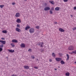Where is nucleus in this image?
Here are the masks:
<instances>
[{"mask_svg": "<svg viewBox=\"0 0 76 76\" xmlns=\"http://www.w3.org/2000/svg\"><path fill=\"white\" fill-rule=\"evenodd\" d=\"M74 47L72 46H70L68 47V49L69 50H74Z\"/></svg>", "mask_w": 76, "mask_h": 76, "instance_id": "nucleus-1", "label": "nucleus"}, {"mask_svg": "<svg viewBox=\"0 0 76 76\" xmlns=\"http://www.w3.org/2000/svg\"><path fill=\"white\" fill-rule=\"evenodd\" d=\"M29 31L30 33H34V29L33 28L30 29Z\"/></svg>", "mask_w": 76, "mask_h": 76, "instance_id": "nucleus-2", "label": "nucleus"}, {"mask_svg": "<svg viewBox=\"0 0 76 76\" xmlns=\"http://www.w3.org/2000/svg\"><path fill=\"white\" fill-rule=\"evenodd\" d=\"M55 60L57 61H60L61 60V58H55Z\"/></svg>", "mask_w": 76, "mask_h": 76, "instance_id": "nucleus-3", "label": "nucleus"}, {"mask_svg": "<svg viewBox=\"0 0 76 76\" xmlns=\"http://www.w3.org/2000/svg\"><path fill=\"white\" fill-rule=\"evenodd\" d=\"M50 10V8L48 7H45L44 8V10L45 11H47L48 10Z\"/></svg>", "mask_w": 76, "mask_h": 76, "instance_id": "nucleus-4", "label": "nucleus"}, {"mask_svg": "<svg viewBox=\"0 0 76 76\" xmlns=\"http://www.w3.org/2000/svg\"><path fill=\"white\" fill-rule=\"evenodd\" d=\"M15 16L16 18H18V17H19L20 16V14L19 13H17L15 15Z\"/></svg>", "mask_w": 76, "mask_h": 76, "instance_id": "nucleus-5", "label": "nucleus"}, {"mask_svg": "<svg viewBox=\"0 0 76 76\" xmlns=\"http://www.w3.org/2000/svg\"><path fill=\"white\" fill-rule=\"evenodd\" d=\"M59 31H60V32H64L65 31L63 29V28H59Z\"/></svg>", "mask_w": 76, "mask_h": 76, "instance_id": "nucleus-6", "label": "nucleus"}, {"mask_svg": "<svg viewBox=\"0 0 76 76\" xmlns=\"http://www.w3.org/2000/svg\"><path fill=\"white\" fill-rule=\"evenodd\" d=\"M15 30L16 31H17L18 32H20V31H21V30H20V29H19L18 28H16Z\"/></svg>", "mask_w": 76, "mask_h": 76, "instance_id": "nucleus-7", "label": "nucleus"}, {"mask_svg": "<svg viewBox=\"0 0 76 76\" xmlns=\"http://www.w3.org/2000/svg\"><path fill=\"white\" fill-rule=\"evenodd\" d=\"M24 67L25 69H29V67L28 66H24Z\"/></svg>", "mask_w": 76, "mask_h": 76, "instance_id": "nucleus-8", "label": "nucleus"}, {"mask_svg": "<svg viewBox=\"0 0 76 76\" xmlns=\"http://www.w3.org/2000/svg\"><path fill=\"white\" fill-rule=\"evenodd\" d=\"M12 42H18V40H17L16 39H13L12 40Z\"/></svg>", "mask_w": 76, "mask_h": 76, "instance_id": "nucleus-9", "label": "nucleus"}, {"mask_svg": "<svg viewBox=\"0 0 76 76\" xmlns=\"http://www.w3.org/2000/svg\"><path fill=\"white\" fill-rule=\"evenodd\" d=\"M17 23H20L21 22L19 18H18L17 20Z\"/></svg>", "mask_w": 76, "mask_h": 76, "instance_id": "nucleus-10", "label": "nucleus"}, {"mask_svg": "<svg viewBox=\"0 0 76 76\" xmlns=\"http://www.w3.org/2000/svg\"><path fill=\"white\" fill-rule=\"evenodd\" d=\"M8 50L10 52V53H14V52H15V50H12L8 49Z\"/></svg>", "mask_w": 76, "mask_h": 76, "instance_id": "nucleus-11", "label": "nucleus"}, {"mask_svg": "<svg viewBox=\"0 0 76 76\" xmlns=\"http://www.w3.org/2000/svg\"><path fill=\"white\" fill-rule=\"evenodd\" d=\"M42 44H44V43L43 42H39L38 43H37V45H41Z\"/></svg>", "mask_w": 76, "mask_h": 76, "instance_id": "nucleus-12", "label": "nucleus"}, {"mask_svg": "<svg viewBox=\"0 0 76 76\" xmlns=\"http://www.w3.org/2000/svg\"><path fill=\"white\" fill-rule=\"evenodd\" d=\"M21 47L23 48H24V47H25V45L24 44H22L21 45Z\"/></svg>", "mask_w": 76, "mask_h": 76, "instance_id": "nucleus-13", "label": "nucleus"}, {"mask_svg": "<svg viewBox=\"0 0 76 76\" xmlns=\"http://www.w3.org/2000/svg\"><path fill=\"white\" fill-rule=\"evenodd\" d=\"M55 10H57V11H58V10H60V9L59 8V7H56L55 8Z\"/></svg>", "mask_w": 76, "mask_h": 76, "instance_id": "nucleus-14", "label": "nucleus"}, {"mask_svg": "<svg viewBox=\"0 0 76 76\" xmlns=\"http://www.w3.org/2000/svg\"><path fill=\"white\" fill-rule=\"evenodd\" d=\"M30 26H27L26 27H25V30H28V29H29V28H30Z\"/></svg>", "mask_w": 76, "mask_h": 76, "instance_id": "nucleus-15", "label": "nucleus"}, {"mask_svg": "<svg viewBox=\"0 0 76 76\" xmlns=\"http://www.w3.org/2000/svg\"><path fill=\"white\" fill-rule=\"evenodd\" d=\"M1 43L3 44H6V41L1 40Z\"/></svg>", "mask_w": 76, "mask_h": 76, "instance_id": "nucleus-16", "label": "nucleus"}, {"mask_svg": "<svg viewBox=\"0 0 76 76\" xmlns=\"http://www.w3.org/2000/svg\"><path fill=\"white\" fill-rule=\"evenodd\" d=\"M49 2L50 3L52 4H54V2L53 1H49Z\"/></svg>", "mask_w": 76, "mask_h": 76, "instance_id": "nucleus-17", "label": "nucleus"}, {"mask_svg": "<svg viewBox=\"0 0 76 76\" xmlns=\"http://www.w3.org/2000/svg\"><path fill=\"white\" fill-rule=\"evenodd\" d=\"M61 63L62 64H65V63L64 62V61L63 60L61 61Z\"/></svg>", "mask_w": 76, "mask_h": 76, "instance_id": "nucleus-18", "label": "nucleus"}, {"mask_svg": "<svg viewBox=\"0 0 76 76\" xmlns=\"http://www.w3.org/2000/svg\"><path fill=\"white\" fill-rule=\"evenodd\" d=\"M52 56L53 57H56V54H55V53H53L52 54Z\"/></svg>", "mask_w": 76, "mask_h": 76, "instance_id": "nucleus-19", "label": "nucleus"}, {"mask_svg": "<svg viewBox=\"0 0 76 76\" xmlns=\"http://www.w3.org/2000/svg\"><path fill=\"white\" fill-rule=\"evenodd\" d=\"M3 33H4V34H7V31L6 30H4L2 31Z\"/></svg>", "mask_w": 76, "mask_h": 76, "instance_id": "nucleus-20", "label": "nucleus"}, {"mask_svg": "<svg viewBox=\"0 0 76 76\" xmlns=\"http://www.w3.org/2000/svg\"><path fill=\"white\" fill-rule=\"evenodd\" d=\"M67 57V58L66 60H68L69 59V54H66Z\"/></svg>", "mask_w": 76, "mask_h": 76, "instance_id": "nucleus-21", "label": "nucleus"}, {"mask_svg": "<svg viewBox=\"0 0 76 76\" xmlns=\"http://www.w3.org/2000/svg\"><path fill=\"white\" fill-rule=\"evenodd\" d=\"M66 75L69 76L70 75V74L69 72H67L66 73Z\"/></svg>", "mask_w": 76, "mask_h": 76, "instance_id": "nucleus-22", "label": "nucleus"}, {"mask_svg": "<svg viewBox=\"0 0 76 76\" xmlns=\"http://www.w3.org/2000/svg\"><path fill=\"white\" fill-rule=\"evenodd\" d=\"M11 45L12 47H15V45H14V43H12L11 44Z\"/></svg>", "mask_w": 76, "mask_h": 76, "instance_id": "nucleus-23", "label": "nucleus"}, {"mask_svg": "<svg viewBox=\"0 0 76 76\" xmlns=\"http://www.w3.org/2000/svg\"><path fill=\"white\" fill-rule=\"evenodd\" d=\"M4 5H0V7H1V8H3V7H4Z\"/></svg>", "mask_w": 76, "mask_h": 76, "instance_id": "nucleus-24", "label": "nucleus"}, {"mask_svg": "<svg viewBox=\"0 0 76 76\" xmlns=\"http://www.w3.org/2000/svg\"><path fill=\"white\" fill-rule=\"evenodd\" d=\"M31 58H32V59H35V57L34 55H32L31 56Z\"/></svg>", "mask_w": 76, "mask_h": 76, "instance_id": "nucleus-25", "label": "nucleus"}, {"mask_svg": "<svg viewBox=\"0 0 76 76\" xmlns=\"http://www.w3.org/2000/svg\"><path fill=\"white\" fill-rule=\"evenodd\" d=\"M3 51V48H1L0 47V52H1V51Z\"/></svg>", "mask_w": 76, "mask_h": 76, "instance_id": "nucleus-26", "label": "nucleus"}, {"mask_svg": "<svg viewBox=\"0 0 76 76\" xmlns=\"http://www.w3.org/2000/svg\"><path fill=\"white\" fill-rule=\"evenodd\" d=\"M0 48H2V47H4V46H3V45H0Z\"/></svg>", "mask_w": 76, "mask_h": 76, "instance_id": "nucleus-27", "label": "nucleus"}, {"mask_svg": "<svg viewBox=\"0 0 76 76\" xmlns=\"http://www.w3.org/2000/svg\"><path fill=\"white\" fill-rule=\"evenodd\" d=\"M73 31H75V30H76V27H75L74 28H73V29H72Z\"/></svg>", "mask_w": 76, "mask_h": 76, "instance_id": "nucleus-28", "label": "nucleus"}, {"mask_svg": "<svg viewBox=\"0 0 76 76\" xmlns=\"http://www.w3.org/2000/svg\"><path fill=\"white\" fill-rule=\"evenodd\" d=\"M28 51H30V52H31V51H32V50L31 49H28Z\"/></svg>", "mask_w": 76, "mask_h": 76, "instance_id": "nucleus-29", "label": "nucleus"}, {"mask_svg": "<svg viewBox=\"0 0 76 76\" xmlns=\"http://www.w3.org/2000/svg\"><path fill=\"white\" fill-rule=\"evenodd\" d=\"M72 53H74V54H76V50H75V51H73Z\"/></svg>", "mask_w": 76, "mask_h": 76, "instance_id": "nucleus-30", "label": "nucleus"}, {"mask_svg": "<svg viewBox=\"0 0 76 76\" xmlns=\"http://www.w3.org/2000/svg\"><path fill=\"white\" fill-rule=\"evenodd\" d=\"M50 14H53V11H51V10H50Z\"/></svg>", "mask_w": 76, "mask_h": 76, "instance_id": "nucleus-31", "label": "nucleus"}, {"mask_svg": "<svg viewBox=\"0 0 76 76\" xmlns=\"http://www.w3.org/2000/svg\"><path fill=\"white\" fill-rule=\"evenodd\" d=\"M17 27H18V28H20V26L19 24H17Z\"/></svg>", "mask_w": 76, "mask_h": 76, "instance_id": "nucleus-32", "label": "nucleus"}, {"mask_svg": "<svg viewBox=\"0 0 76 76\" xmlns=\"http://www.w3.org/2000/svg\"><path fill=\"white\" fill-rule=\"evenodd\" d=\"M63 1L64 2H67L68 1V0H63Z\"/></svg>", "mask_w": 76, "mask_h": 76, "instance_id": "nucleus-33", "label": "nucleus"}, {"mask_svg": "<svg viewBox=\"0 0 76 76\" xmlns=\"http://www.w3.org/2000/svg\"><path fill=\"white\" fill-rule=\"evenodd\" d=\"M44 44H42L40 45V47H43V46L42 45H43Z\"/></svg>", "mask_w": 76, "mask_h": 76, "instance_id": "nucleus-34", "label": "nucleus"}, {"mask_svg": "<svg viewBox=\"0 0 76 76\" xmlns=\"http://www.w3.org/2000/svg\"><path fill=\"white\" fill-rule=\"evenodd\" d=\"M36 28H37V29H39V26H36Z\"/></svg>", "mask_w": 76, "mask_h": 76, "instance_id": "nucleus-35", "label": "nucleus"}, {"mask_svg": "<svg viewBox=\"0 0 76 76\" xmlns=\"http://www.w3.org/2000/svg\"><path fill=\"white\" fill-rule=\"evenodd\" d=\"M51 10H54V8L53 7H52Z\"/></svg>", "mask_w": 76, "mask_h": 76, "instance_id": "nucleus-36", "label": "nucleus"}, {"mask_svg": "<svg viewBox=\"0 0 76 76\" xmlns=\"http://www.w3.org/2000/svg\"><path fill=\"white\" fill-rule=\"evenodd\" d=\"M52 59H50L49 60V61L50 62H52Z\"/></svg>", "mask_w": 76, "mask_h": 76, "instance_id": "nucleus-37", "label": "nucleus"}, {"mask_svg": "<svg viewBox=\"0 0 76 76\" xmlns=\"http://www.w3.org/2000/svg\"><path fill=\"white\" fill-rule=\"evenodd\" d=\"M12 5H14V4H15V3L13 2V3H12Z\"/></svg>", "mask_w": 76, "mask_h": 76, "instance_id": "nucleus-38", "label": "nucleus"}, {"mask_svg": "<svg viewBox=\"0 0 76 76\" xmlns=\"http://www.w3.org/2000/svg\"><path fill=\"white\" fill-rule=\"evenodd\" d=\"M34 67L35 69H38V68L36 66H34Z\"/></svg>", "mask_w": 76, "mask_h": 76, "instance_id": "nucleus-39", "label": "nucleus"}, {"mask_svg": "<svg viewBox=\"0 0 76 76\" xmlns=\"http://www.w3.org/2000/svg\"><path fill=\"white\" fill-rule=\"evenodd\" d=\"M1 39L2 40H4L5 39L4 38H1Z\"/></svg>", "mask_w": 76, "mask_h": 76, "instance_id": "nucleus-40", "label": "nucleus"}, {"mask_svg": "<svg viewBox=\"0 0 76 76\" xmlns=\"http://www.w3.org/2000/svg\"><path fill=\"white\" fill-rule=\"evenodd\" d=\"M44 50H41V52H44Z\"/></svg>", "mask_w": 76, "mask_h": 76, "instance_id": "nucleus-41", "label": "nucleus"}, {"mask_svg": "<svg viewBox=\"0 0 76 76\" xmlns=\"http://www.w3.org/2000/svg\"><path fill=\"white\" fill-rule=\"evenodd\" d=\"M54 23L55 24H57V22H55Z\"/></svg>", "mask_w": 76, "mask_h": 76, "instance_id": "nucleus-42", "label": "nucleus"}, {"mask_svg": "<svg viewBox=\"0 0 76 76\" xmlns=\"http://www.w3.org/2000/svg\"><path fill=\"white\" fill-rule=\"evenodd\" d=\"M54 70H55L56 71V70H57V69H54Z\"/></svg>", "mask_w": 76, "mask_h": 76, "instance_id": "nucleus-43", "label": "nucleus"}, {"mask_svg": "<svg viewBox=\"0 0 76 76\" xmlns=\"http://www.w3.org/2000/svg\"><path fill=\"white\" fill-rule=\"evenodd\" d=\"M71 16V17H73V16L72 15H70Z\"/></svg>", "mask_w": 76, "mask_h": 76, "instance_id": "nucleus-44", "label": "nucleus"}, {"mask_svg": "<svg viewBox=\"0 0 76 76\" xmlns=\"http://www.w3.org/2000/svg\"><path fill=\"white\" fill-rule=\"evenodd\" d=\"M25 1H27V0H24Z\"/></svg>", "mask_w": 76, "mask_h": 76, "instance_id": "nucleus-45", "label": "nucleus"}, {"mask_svg": "<svg viewBox=\"0 0 76 76\" xmlns=\"http://www.w3.org/2000/svg\"><path fill=\"white\" fill-rule=\"evenodd\" d=\"M0 42H1V40H0Z\"/></svg>", "mask_w": 76, "mask_h": 76, "instance_id": "nucleus-46", "label": "nucleus"}, {"mask_svg": "<svg viewBox=\"0 0 76 76\" xmlns=\"http://www.w3.org/2000/svg\"><path fill=\"white\" fill-rule=\"evenodd\" d=\"M45 5H47V4H46V3H45Z\"/></svg>", "mask_w": 76, "mask_h": 76, "instance_id": "nucleus-47", "label": "nucleus"}, {"mask_svg": "<svg viewBox=\"0 0 76 76\" xmlns=\"http://www.w3.org/2000/svg\"><path fill=\"white\" fill-rule=\"evenodd\" d=\"M75 64H76V62H75Z\"/></svg>", "mask_w": 76, "mask_h": 76, "instance_id": "nucleus-48", "label": "nucleus"}, {"mask_svg": "<svg viewBox=\"0 0 76 76\" xmlns=\"http://www.w3.org/2000/svg\"><path fill=\"white\" fill-rule=\"evenodd\" d=\"M37 61H38V59H37Z\"/></svg>", "mask_w": 76, "mask_h": 76, "instance_id": "nucleus-49", "label": "nucleus"}, {"mask_svg": "<svg viewBox=\"0 0 76 76\" xmlns=\"http://www.w3.org/2000/svg\"><path fill=\"white\" fill-rule=\"evenodd\" d=\"M58 68H60V66H58Z\"/></svg>", "mask_w": 76, "mask_h": 76, "instance_id": "nucleus-50", "label": "nucleus"}, {"mask_svg": "<svg viewBox=\"0 0 76 76\" xmlns=\"http://www.w3.org/2000/svg\"><path fill=\"white\" fill-rule=\"evenodd\" d=\"M72 53H71V54H72Z\"/></svg>", "mask_w": 76, "mask_h": 76, "instance_id": "nucleus-51", "label": "nucleus"}, {"mask_svg": "<svg viewBox=\"0 0 76 76\" xmlns=\"http://www.w3.org/2000/svg\"><path fill=\"white\" fill-rule=\"evenodd\" d=\"M6 58H8V57H6Z\"/></svg>", "mask_w": 76, "mask_h": 76, "instance_id": "nucleus-52", "label": "nucleus"}, {"mask_svg": "<svg viewBox=\"0 0 76 76\" xmlns=\"http://www.w3.org/2000/svg\"><path fill=\"white\" fill-rule=\"evenodd\" d=\"M1 52H0V53Z\"/></svg>", "mask_w": 76, "mask_h": 76, "instance_id": "nucleus-53", "label": "nucleus"}]
</instances>
